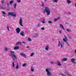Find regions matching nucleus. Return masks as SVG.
<instances>
[{"label":"nucleus","instance_id":"0eeeda50","mask_svg":"<svg viewBox=\"0 0 76 76\" xmlns=\"http://www.w3.org/2000/svg\"><path fill=\"white\" fill-rule=\"evenodd\" d=\"M16 31L17 33H18L20 32V29L19 28H18L16 29Z\"/></svg>","mask_w":76,"mask_h":76},{"label":"nucleus","instance_id":"7c9ffc66","mask_svg":"<svg viewBox=\"0 0 76 76\" xmlns=\"http://www.w3.org/2000/svg\"><path fill=\"white\" fill-rule=\"evenodd\" d=\"M12 67H15V64H14V62H12Z\"/></svg>","mask_w":76,"mask_h":76},{"label":"nucleus","instance_id":"6ab92c4d","mask_svg":"<svg viewBox=\"0 0 76 76\" xmlns=\"http://www.w3.org/2000/svg\"><path fill=\"white\" fill-rule=\"evenodd\" d=\"M13 3H14V1L13 0L11 1L10 2V4H12Z\"/></svg>","mask_w":76,"mask_h":76},{"label":"nucleus","instance_id":"20e7f679","mask_svg":"<svg viewBox=\"0 0 76 76\" xmlns=\"http://www.w3.org/2000/svg\"><path fill=\"white\" fill-rule=\"evenodd\" d=\"M8 15H10L11 16H12L16 17V15L15 14H14V13L13 12H8Z\"/></svg>","mask_w":76,"mask_h":76},{"label":"nucleus","instance_id":"2eb2a0df","mask_svg":"<svg viewBox=\"0 0 76 76\" xmlns=\"http://www.w3.org/2000/svg\"><path fill=\"white\" fill-rule=\"evenodd\" d=\"M65 73H66L67 74L68 76H72V75L68 74V72L67 71H65L64 72Z\"/></svg>","mask_w":76,"mask_h":76},{"label":"nucleus","instance_id":"a211bd4d","mask_svg":"<svg viewBox=\"0 0 76 76\" xmlns=\"http://www.w3.org/2000/svg\"><path fill=\"white\" fill-rule=\"evenodd\" d=\"M67 60V58H64L63 59H62V61H66Z\"/></svg>","mask_w":76,"mask_h":76},{"label":"nucleus","instance_id":"49530a36","mask_svg":"<svg viewBox=\"0 0 76 76\" xmlns=\"http://www.w3.org/2000/svg\"><path fill=\"white\" fill-rule=\"evenodd\" d=\"M40 25V23L38 24L37 26H39V25Z\"/></svg>","mask_w":76,"mask_h":76},{"label":"nucleus","instance_id":"aec40b11","mask_svg":"<svg viewBox=\"0 0 76 76\" xmlns=\"http://www.w3.org/2000/svg\"><path fill=\"white\" fill-rule=\"evenodd\" d=\"M57 1H58L57 0H53L52 1V2H53V3H55V2L56 3H57Z\"/></svg>","mask_w":76,"mask_h":76},{"label":"nucleus","instance_id":"5fc2aeb1","mask_svg":"<svg viewBox=\"0 0 76 76\" xmlns=\"http://www.w3.org/2000/svg\"><path fill=\"white\" fill-rule=\"evenodd\" d=\"M33 37H37L36 36H34Z\"/></svg>","mask_w":76,"mask_h":76},{"label":"nucleus","instance_id":"7ed1b4c3","mask_svg":"<svg viewBox=\"0 0 76 76\" xmlns=\"http://www.w3.org/2000/svg\"><path fill=\"white\" fill-rule=\"evenodd\" d=\"M46 71L47 72V75L48 76H52V74L48 71V69H46Z\"/></svg>","mask_w":76,"mask_h":76},{"label":"nucleus","instance_id":"c03bdc74","mask_svg":"<svg viewBox=\"0 0 76 76\" xmlns=\"http://www.w3.org/2000/svg\"><path fill=\"white\" fill-rule=\"evenodd\" d=\"M19 42H18L17 43H16V45H19Z\"/></svg>","mask_w":76,"mask_h":76},{"label":"nucleus","instance_id":"ddd939ff","mask_svg":"<svg viewBox=\"0 0 76 76\" xmlns=\"http://www.w3.org/2000/svg\"><path fill=\"white\" fill-rule=\"evenodd\" d=\"M20 55H21V56H23L24 57H25V58H26V55L25 54L22 53H20Z\"/></svg>","mask_w":76,"mask_h":76},{"label":"nucleus","instance_id":"c756f323","mask_svg":"<svg viewBox=\"0 0 76 76\" xmlns=\"http://www.w3.org/2000/svg\"><path fill=\"white\" fill-rule=\"evenodd\" d=\"M2 12L3 15H6V12H5L4 11H2Z\"/></svg>","mask_w":76,"mask_h":76},{"label":"nucleus","instance_id":"6e6552de","mask_svg":"<svg viewBox=\"0 0 76 76\" xmlns=\"http://www.w3.org/2000/svg\"><path fill=\"white\" fill-rule=\"evenodd\" d=\"M60 45H61V48H63V44L61 43H60V42H59V43L58 44V47H60Z\"/></svg>","mask_w":76,"mask_h":76},{"label":"nucleus","instance_id":"a878e982","mask_svg":"<svg viewBox=\"0 0 76 76\" xmlns=\"http://www.w3.org/2000/svg\"><path fill=\"white\" fill-rule=\"evenodd\" d=\"M16 6H17V5L16 4H14V8H16Z\"/></svg>","mask_w":76,"mask_h":76},{"label":"nucleus","instance_id":"f03ea898","mask_svg":"<svg viewBox=\"0 0 76 76\" xmlns=\"http://www.w3.org/2000/svg\"><path fill=\"white\" fill-rule=\"evenodd\" d=\"M45 12L48 15H49L50 14V10L49 8L48 7H45V9L43 10V12Z\"/></svg>","mask_w":76,"mask_h":76},{"label":"nucleus","instance_id":"58836bf2","mask_svg":"<svg viewBox=\"0 0 76 76\" xmlns=\"http://www.w3.org/2000/svg\"><path fill=\"white\" fill-rule=\"evenodd\" d=\"M54 62H53L52 61H50V64H54Z\"/></svg>","mask_w":76,"mask_h":76},{"label":"nucleus","instance_id":"3c124183","mask_svg":"<svg viewBox=\"0 0 76 76\" xmlns=\"http://www.w3.org/2000/svg\"><path fill=\"white\" fill-rule=\"evenodd\" d=\"M27 48H29V46H27Z\"/></svg>","mask_w":76,"mask_h":76},{"label":"nucleus","instance_id":"72a5a7b5","mask_svg":"<svg viewBox=\"0 0 76 76\" xmlns=\"http://www.w3.org/2000/svg\"><path fill=\"white\" fill-rule=\"evenodd\" d=\"M4 0H3L1 1V3H4Z\"/></svg>","mask_w":76,"mask_h":76},{"label":"nucleus","instance_id":"603ef678","mask_svg":"<svg viewBox=\"0 0 76 76\" xmlns=\"http://www.w3.org/2000/svg\"><path fill=\"white\" fill-rule=\"evenodd\" d=\"M7 5L8 6L9 5V4H8V3H7Z\"/></svg>","mask_w":76,"mask_h":76},{"label":"nucleus","instance_id":"1a4fd4ad","mask_svg":"<svg viewBox=\"0 0 76 76\" xmlns=\"http://www.w3.org/2000/svg\"><path fill=\"white\" fill-rule=\"evenodd\" d=\"M60 28H62V29H64V30H65V29H64V28L62 24H60Z\"/></svg>","mask_w":76,"mask_h":76},{"label":"nucleus","instance_id":"f8f14e48","mask_svg":"<svg viewBox=\"0 0 76 76\" xmlns=\"http://www.w3.org/2000/svg\"><path fill=\"white\" fill-rule=\"evenodd\" d=\"M19 48L18 46H16L14 48V50H18Z\"/></svg>","mask_w":76,"mask_h":76},{"label":"nucleus","instance_id":"c85d7f7f","mask_svg":"<svg viewBox=\"0 0 76 76\" xmlns=\"http://www.w3.org/2000/svg\"><path fill=\"white\" fill-rule=\"evenodd\" d=\"M28 41H31V39L30 38L28 37Z\"/></svg>","mask_w":76,"mask_h":76},{"label":"nucleus","instance_id":"9b49d317","mask_svg":"<svg viewBox=\"0 0 76 76\" xmlns=\"http://www.w3.org/2000/svg\"><path fill=\"white\" fill-rule=\"evenodd\" d=\"M66 2L68 4H70L72 2L70 0H67Z\"/></svg>","mask_w":76,"mask_h":76},{"label":"nucleus","instance_id":"864d4df0","mask_svg":"<svg viewBox=\"0 0 76 76\" xmlns=\"http://www.w3.org/2000/svg\"><path fill=\"white\" fill-rule=\"evenodd\" d=\"M75 6L76 7V3H75Z\"/></svg>","mask_w":76,"mask_h":76},{"label":"nucleus","instance_id":"473e14b6","mask_svg":"<svg viewBox=\"0 0 76 76\" xmlns=\"http://www.w3.org/2000/svg\"><path fill=\"white\" fill-rule=\"evenodd\" d=\"M34 53H31V56H34Z\"/></svg>","mask_w":76,"mask_h":76},{"label":"nucleus","instance_id":"f704fd0d","mask_svg":"<svg viewBox=\"0 0 76 76\" xmlns=\"http://www.w3.org/2000/svg\"><path fill=\"white\" fill-rule=\"evenodd\" d=\"M42 7H44V3H42Z\"/></svg>","mask_w":76,"mask_h":76},{"label":"nucleus","instance_id":"39448f33","mask_svg":"<svg viewBox=\"0 0 76 76\" xmlns=\"http://www.w3.org/2000/svg\"><path fill=\"white\" fill-rule=\"evenodd\" d=\"M20 25L21 26H23V25H22V18H20Z\"/></svg>","mask_w":76,"mask_h":76},{"label":"nucleus","instance_id":"412c9836","mask_svg":"<svg viewBox=\"0 0 76 76\" xmlns=\"http://www.w3.org/2000/svg\"><path fill=\"white\" fill-rule=\"evenodd\" d=\"M57 64L58 66H61V64H60V63L58 61L57 62Z\"/></svg>","mask_w":76,"mask_h":76},{"label":"nucleus","instance_id":"9d476101","mask_svg":"<svg viewBox=\"0 0 76 76\" xmlns=\"http://www.w3.org/2000/svg\"><path fill=\"white\" fill-rule=\"evenodd\" d=\"M20 35H21V36H24V32H23V31L21 32L20 33Z\"/></svg>","mask_w":76,"mask_h":76},{"label":"nucleus","instance_id":"f3484780","mask_svg":"<svg viewBox=\"0 0 76 76\" xmlns=\"http://www.w3.org/2000/svg\"><path fill=\"white\" fill-rule=\"evenodd\" d=\"M59 75H61L62 76H66V75H64V74H61V73H60L59 74Z\"/></svg>","mask_w":76,"mask_h":76},{"label":"nucleus","instance_id":"e433bc0d","mask_svg":"<svg viewBox=\"0 0 76 76\" xmlns=\"http://www.w3.org/2000/svg\"><path fill=\"white\" fill-rule=\"evenodd\" d=\"M48 23H52V22L51 21H48Z\"/></svg>","mask_w":76,"mask_h":76},{"label":"nucleus","instance_id":"c9c22d12","mask_svg":"<svg viewBox=\"0 0 76 76\" xmlns=\"http://www.w3.org/2000/svg\"><path fill=\"white\" fill-rule=\"evenodd\" d=\"M5 51H7V48H5Z\"/></svg>","mask_w":76,"mask_h":76},{"label":"nucleus","instance_id":"a19ab883","mask_svg":"<svg viewBox=\"0 0 76 76\" xmlns=\"http://www.w3.org/2000/svg\"><path fill=\"white\" fill-rule=\"evenodd\" d=\"M64 37L65 39H66V40H67V38L66 37V36H64Z\"/></svg>","mask_w":76,"mask_h":76},{"label":"nucleus","instance_id":"09e8293b","mask_svg":"<svg viewBox=\"0 0 76 76\" xmlns=\"http://www.w3.org/2000/svg\"><path fill=\"white\" fill-rule=\"evenodd\" d=\"M66 44H67V45H69V43H68V42H67Z\"/></svg>","mask_w":76,"mask_h":76},{"label":"nucleus","instance_id":"bb28decb","mask_svg":"<svg viewBox=\"0 0 76 76\" xmlns=\"http://www.w3.org/2000/svg\"><path fill=\"white\" fill-rule=\"evenodd\" d=\"M66 31H68V32H71V30L69 28H67L66 29Z\"/></svg>","mask_w":76,"mask_h":76},{"label":"nucleus","instance_id":"4be33fe9","mask_svg":"<svg viewBox=\"0 0 76 76\" xmlns=\"http://www.w3.org/2000/svg\"><path fill=\"white\" fill-rule=\"evenodd\" d=\"M31 72H34V68L33 67H31Z\"/></svg>","mask_w":76,"mask_h":76},{"label":"nucleus","instance_id":"a18cd8bd","mask_svg":"<svg viewBox=\"0 0 76 76\" xmlns=\"http://www.w3.org/2000/svg\"><path fill=\"white\" fill-rule=\"evenodd\" d=\"M18 43L20 44L21 45H22V43L20 42H18Z\"/></svg>","mask_w":76,"mask_h":76},{"label":"nucleus","instance_id":"cd10ccee","mask_svg":"<svg viewBox=\"0 0 76 76\" xmlns=\"http://www.w3.org/2000/svg\"><path fill=\"white\" fill-rule=\"evenodd\" d=\"M63 41H64V42H66L67 41V40H66V39H65V38H64L63 39Z\"/></svg>","mask_w":76,"mask_h":76},{"label":"nucleus","instance_id":"f257e3e1","mask_svg":"<svg viewBox=\"0 0 76 76\" xmlns=\"http://www.w3.org/2000/svg\"><path fill=\"white\" fill-rule=\"evenodd\" d=\"M10 53L11 54H10V56L12 57L13 58V61H15V60H17V57L15 54H14L15 52L12 51H10Z\"/></svg>","mask_w":76,"mask_h":76},{"label":"nucleus","instance_id":"2f4dec72","mask_svg":"<svg viewBox=\"0 0 76 76\" xmlns=\"http://www.w3.org/2000/svg\"><path fill=\"white\" fill-rule=\"evenodd\" d=\"M17 2L18 3H20V0H17Z\"/></svg>","mask_w":76,"mask_h":76},{"label":"nucleus","instance_id":"6e6d98bb","mask_svg":"<svg viewBox=\"0 0 76 76\" xmlns=\"http://www.w3.org/2000/svg\"><path fill=\"white\" fill-rule=\"evenodd\" d=\"M37 36H38V35H37Z\"/></svg>","mask_w":76,"mask_h":76},{"label":"nucleus","instance_id":"5701e85b","mask_svg":"<svg viewBox=\"0 0 76 76\" xmlns=\"http://www.w3.org/2000/svg\"><path fill=\"white\" fill-rule=\"evenodd\" d=\"M26 65H27V64H26L25 63V64H23L22 66L23 67H25L26 66Z\"/></svg>","mask_w":76,"mask_h":76},{"label":"nucleus","instance_id":"dca6fc26","mask_svg":"<svg viewBox=\"0 0 76 76\" xmlns=\"http://www.w3.org/2000/svg\"><path fill=\"white\" fill-rule=\"evenodd\" d=\"M48 48H49V46H48V45H47V47H45V49L47 51V50H48Z\"/></svg>","mask_w":76,"mask_h":76},{"label":"nucleus","instance_id":"79ce46f5","mask_svg":"<svg viewBox=\"0 0 76 76\" xmlns=\"http://www.w3.org/2000/svg\"><path fill=\"white\" fill-rule=\"evenodd\" d=\"M1 9H4V8L3 7H1Z\"/></svg>","mask_w":76,"mask_h":76},{"label":"nucleus","instance_id":"4468645a","mask_svg":"<svg viewBox=\"0 0 76 76\" xmlns=\"http://www.w3.org/2000/svg\"><path fill=\"white\" fill-rule=\"evenodd\" d=\"M60 19V17H58L57 18H55L54 20L55 21H57V20H58V19Z\"/></svg>","mask_w":76,"mask_h":76},{"label":"nucleus","instance_id":"423d86ee","mask_svg":"<svg viewBox=\"0 0 76 76\" xmlns=\"http://www.w3.org/2000/svg\"><path fill=\"white\" fill-rule=\"evenodd\" d=\"M75 59H73V58H72L71 59V62H72V63L73 64H76V62H75Z\"/></svg>","mask_w":76,"mask_h":76},{"label":"nucleus","instance_id":"393cba45","mask_svg":"<svg viewBox=\"0 0 76 76\" xmlns=\"http://www.w3.org/2000/svg\"><path fill=\"white\" fill-rule=\"evenodd\" d=\"M42 22L43 23H45V20L44 19H43V20L42 21Z\"/></svg>","mask_w":76,"mask_h":76},{"label":"nucleus","instance_id":"13d9d810","mask_svg":"<svg viewBox=\"0 0 76 76\" xmlns=\"http://www.w3.org/2000/svg\"><path fill=\"white\" fill-rule=\"evenodd\" d=\"M4 16L5 17V15H4Z\"/></svg>","mask_w":76,"mask_h":76},{"label":"nucleus","instance_id":"8fccbe9b","mask_svg":"<svg viewBox=\"0 0 76 76\" xmlns=\"http://www.w3.org/2000/svg\"><path fill=\"white\" fill-rule=\"evenodd\" d=\"M70 14H71V13L70 12H69L68 13V14L69 15H70Z\"/></svg>","mask_w":76,"mask_h":76},{"label":"nucleus","instance_id":"bf43d9fd","mask_svg":"<svg viewBox=\"0 0 76 76\" xmlns=\"http://www.w3.org/2000/svg\"><path fill=\"white\" fill-rule=\"evenodd\" d=\"M66 23V24H67V23Z\"/></svg>","mask_w":76,"mask_h":76},{"label":"nucleus","instance_id":"4c0bfd02","mask_svg":"<svg viewBox=\"0 0 76 76\" xmlns=\"http://www.w3.org/2000/svg\"><path fill=\"white\" fill-rule=\"evenodd\" d=\"M59 32L60 34H62V31H59Z\"/></svg>","mask_w":76,"mask_h":76},{"label":"nucleus","instance_id":"b1692460","mask_svg":"<svg viewBox=\"0 0 76 76\" xmlns=\"http://www.w3.org/2000/svg\"><path fill=\"white\" fill-rule=\"evenodd\" d=\"M17 66H16V69H18V68H19V64H18V63H17Z\"/></svg>","mask_w":76,"mask_h":76},{"label":"nucleus","instance_id":"37998d69","mask_svg":"<svg viewBox=\"0 0 76 76\" xmlns=\"http://www.w3.org/2000/svg\"><path fill=\"white\" fill-rule=\"evenodd\" d=\"M41 29L42 30H44V27L42 28H41Z\"/></svg>","mask_w":76,"mask_h":76},{"label":"nucleus","instance_id":"ea45409f","mask_svg":"<svg viewBox=\"0 0 76 76\" xmlns=\"http://www.w3.org/2000/svg\"><path fill=\"white\" fill-rule=\"evenodd\" d=\"M7 29L8 31H9L10 30H9V26H7Z\"/></svg>","mask_w":76,"mask_h":76},{"label":"nucleus","instance_id":"4d7b16f0","mask_svg":"<svg viewBox=\"0 0 76 76\" xmlns=\"http://www.w3.org/2000/svg\"><path fill=\"white\" fill-rule=\"evenodd\" d=\"M45 1H47V0H44Z\"/></svg>","mask_w":76,"mask_h":76},{"label":"nucleus","instance_id":"de8ad7c7","mask_svg":"<svg viewBox=\"0 0 76 76\" xmlns=\"http://www.w3.org/2000/svg\"><path fill=\"white\" fill-rule=\"evenodd\" d=\"M22 43H23V44H26V43L24 42H23Z\"/></svg>","mask_w":76,"mask_h":76}]
</instances>
